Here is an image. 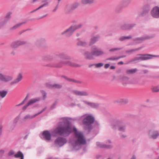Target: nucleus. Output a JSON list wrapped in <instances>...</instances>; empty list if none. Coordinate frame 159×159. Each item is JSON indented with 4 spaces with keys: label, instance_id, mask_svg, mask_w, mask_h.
I'll return each instance as SVG.
<instances>
[{
    "label": "nucleus",
    "instance_id": "33",
    "mask_svg": "<svg viewBox=\"0 0 159 159\" xmlns=\"http://www.w3.org/2000/svg\"><path fill=\"white\" fill-rule=\"evenodd\" d=\"M26 22H25L17 24L10 28V30H15L20 26L22 25H23Z\"/></svg>",
    "mask_w": 159,
    "mask_h": 159
},
{
    "label": "nucleus",
    "instance_id": "54",
    "mask_svg": "<svg viewBox=\"0 0 159 159\" xmlns=\"http://www.w3.org/2000/svg\"><path fill=\"white\" fill-rule=\"evenodd\" d=\"M46 86L47 87H48L50 89H53V84H51L50 83H47L46 84Z\"/></svg>",
    "mask_w": 159,
    "mask_h": 159
},
{
    "label": "nucleus",
    "instance_id": "59",
    "mask_svg": "<svg viewBox=\"0 0 159 159\" xmlns=\"http://www.w3.org/2000/svg\"><path fill=\"white\" fill-rule=\"evenodd\" d=\"M62 77L64 78L65 79L67 80V81H69V78L68 77H67V76H64V75H62Z\"/></svg>",
    "mask_w": 159,
    "mask_h": 159
},
{
    "label": "nucleus",
    "instance_id": "60",
    "mask_svg": "<svg viewBox=\"0 0 159 159\" xmlns=\"http://www.w3.org/2000/svg\"><path fill=\"white\" fill-rule=\"evenodd\" d=\"M142 72L143 74H145L147 73L148 72V71L147 70H143Z\"/></svg>",
    "mask_w": 159,
    "mask_h": 159
},
{
    "label": "nucleus",
    "instance_id": "43",
    "mask_svg": "<svg viewBox=\"0 0 159 159\" xmlns=\"http://www.w3.org/2000/svg\"><path fill=\"white\" fill-rule=\"evenodd\" d=\"M126 126L125 125H122L120 126L118 128V130L122 132H125V131Z\"/></svg>",
    "mask_w": 159,
    "mask_h": 159
},
{
    "label": "nucleus",
    "instance_id": "7",
    "mask_svg": "<svg viewBox=\"0 0 159 159\" xmlns=\"http://www.w3.org/2000/svg\"><path fill=\"white\" fill-rule=\"evenodd\" d=\"M91 51L92 52L93 57H98L105 54L103 50L98 48L96 45H93L91 47Z\"/></svg>",
    "mask_w": 159,
    "mask_h": 159
},
{
    "label": "nucleus",
    "instance_id": "8",
    "mask_svg": "<svg viewBox=\"0 0 159 159\" xmlns=\"http://www.w3.org/2000/svg\"><path fill=\"white\" fill-rule=\"evenodd\" d=\"M132 0H123L121 2V5L118 6L117 7L115 11L116 12H121L123 8L127 7L131 2Z\"/></svg>",
    "mask_w": 159,
    "mask_h": 159
},
{
    "label": "nucleus",
    "instance_id": "44",
    "mask_svg": "<svg viewBox=\"0 0 159 159\" xmlns=\"http://www.w3.org/2000/svg\"><path fill=\"white\" fill-rule=\"evenodd\" d=\"M115 123L117 125H119L123 123V120L121 119H116L114 120Z\"/></svg>",
    "mask_w": 159,
    "mask_h": 159
},
{
    "label": "nucleus",
    "instance_id": "56",
    "mask_svg": "<svg viewBox=\"0 0 159 159\" xmlns=\"http://www.w3.org/2000/svg\"><path fill=\"white\" fill-rule=\"evenodd\" d=\"M122 99H119L115 101V103H122Z\"/></svg>",
    "mask_w": 159,
    "mask_h": 159
},
{
    "label": "nucleus",
    "instance_id": "20",
    "mask_svg": "<svg viewBox=\"0 0 159 159\" xmlns=\"http://www.w3.org/2000/svg\"><path fill=\"white\" fill-rule=\"evenodd\" d=\"M96 145L98 147L101 148L110 149L113 148V146L111 145L105 144L99 142L96 143Z\"/></svg>",
    "mask_w": 159,
    "mask_h": 159
},
{
    "label": "nucleus",
    "instance_id": "12",
    "mask_svg": "<svg viewBox=\"0 0 159 159\" xmlns=\"http://www.w3.org/2000/svg\"><path fill=\"white\" fill-rule=\"evenodd\" d=\"M12 13L9 12L7 13L4 16L3 20L0 21V29L3 27L9 21L11 18V15Z\"/></svg>",
    "mask_w": 159,
    "mask_h": 159
},
{
    "label": "nucleus",
    "instance_id": "17",
    "mask_svg": "<svg viewBox=\"0 0 159 159\" xmlns=\"http://www.w3.org/2000/svg\"><path fill=\"white\" fill-rule=\"evenodd\" d=\"M120 80L123 85H125L128 84H134V82H132L129 80V78L126 76H120Z\"/></svg>",
    "mask_w": 159,
    "mask_h": 159
},
{
    "label": "nucleus",
    "instance_id": "25",
    "mask_svg": "<svg viewBox=\"0 0 159 159\" xmlns=\"http://www.w3.org/2000/svg\"><path fill=\"white\" fill-rule=\"evenodd\" d=\"M100 37V36L99 35H97L92 37L89 43V45L91 46L95 43L96 42L98 41Z\"/></svg>",
    "mask_w": 159,
    "mask_h": 159
},
{
    "label": "nucleus",
    "instance_id": "42",
    "mask_svg": "<svg viewBox=\"0 0 159 159\" xmlns=\"http://www.w3.org/2000/svg\"><path fill=\"white\" fill-rule=\"evenodd\" d=\"M142 48V47H139V48H137L132 49H131V50H126L125 52H126V53H132V52H135V51H138V50H140Z\"/></svg>",
    "mask_w": 159,
    "mask_h": 159
},
{
    "label": "nucleus",
    "instance_id": "47",
    "mask_svg": "<svg viewBox=\"0 0 159 159\" xmlns=\"http://www.w3.org/2000/svg\"><path fill=\"white\" fill-rule=\"evenodd\" d=\"M95 66L97 68H99L102 66L104 64L102 63H99L97 64H94Z\"/></svg>",
    "mask_w": 159,
    "mask_h": 159
},
{
    "label": "nucleus",
    "instance_id": "37",
    "mask_svg": "<svg viewBox=\"0 0 159 159\" xmlns=\"http://www.w3.org/2000/svg\"><path fill=\"white\" fill-rule=\"evenodd\" d=\"M128 23H125L122 24L120 27V28L121 30H128Z\"/></svg>",
    "mask_w": 159,
    "mask_h": 159
},
{
    "label": "nucleus",
    "instance_id": "62",
    "mask_svg": "<svg viewBox=\"0 0 159 159\" xmlns=\"http://www.w3.org/2000/svg\"><path fill=\"white\" fill-rule=\"evenodd\" d=\"M3 126L2 125H0V135L2 134Z\"/></svg>",
    "mask_w": 159,
    "mask_h": 159
},
{
    "label": "nucleus",
    "instance_id": "51",
    "mask_svg": "<svg viewBox=\"0 0 159 159\" xmlns=\"http://www.w3.org/2000/svg\"><path fill=\"white\" fill-rule=\"evenodd\" d=\"M48 6V3H44L43 4L41 5V6H40L38 8L39 10V9L43 7H44L47 6Z\"/></svg>",
    "mask_w": 159,
    "mask_h": 159
},
{
    "label": "nucleus",
    "instance_id": "36",
    "mask_svg": "<svg viewBox=\"0 0 159 159\" xmlns=\"http://www.w3.org/2000/svg\"><path fill=\"white\" fill-rule=\"evenodd\" d=\"M7 93L8 92L7 91L5 90L0 91V97L2 98H3L6 96Z\"/></svg>",
    "mask_w": 159,
    "mask_h": 159
},
{
    "label": "nucleus",
    "instance_id": "3",
    "mask_svg": "<svg viewBox=\"0 0 159 159\" xmlns=\"http://www.w3.org/2000/svg\"><path fill=\"white\" fill-rule=\"evenodd\" d=\"M79 119L83 120V124L86 126L85 127L86 130H88L89 132L92 129L91 125L94 121V118L93 116L91 115L86 116V114H85L80 117Z\"/></svg>",
    "mask_w": 159,
    "mask_h": 159
},
{
    "label": "nucleus",
    "instance_id": "52",
    "mask_svg": "<svg viewBox=\"0 0 159 159\" xmlns=\"http://www.w3.org/2000/svg\"><path fill=\"white\" fill-rule=\"evenodd\" d=\"M118 60V57H111L108 58L107 59V60H110V61H114V60Z\"/></svg>",
    "mask_w": 159,
    "mask_h": 159
},
{
    "label": "nucleus",
    "instance_id": "49",
    "mask_svg": "<svg viewBox=\"0 0 159 159\" xmlns=\"http://www.w3.org/2000/svg\"><path fill=\"white\" fill-rule=\"evenodd\" d=\"M122 49V48H113L110 49L109 50V51L111 52H113L117 50H120Z\"/></svg>",
    "mask_w": 159,
    "mask_h": 159
},
{
    "label": "nucleus",
    "instance_id": "63",
    "mask_svg": "<svg viewBox=\"0 0 159 159\" xmlns=\"http://www.w3.org/2000/svg\"><path fill=\"white\" fill-rule=\"evenodd\" d=\"M30 95V94L29 93H28L27 94V95L25 98L24 99V100L25 101L27 100L28 98L29 97Z\"/></svg>",
    "mask_w": 159,
    "mask_h": 159
},
{
    "label": "nucleus",
    "instance_id": "11",
    "mask_svg": "<svg viewBox=\"0 0 159 159\" xmlns=\"http://www.w3.org/2000/svg\"><path fill=\"white\" fill-rule=\"evenodd\" d=\"M154 35H145L143 36L140 37H138L135 38L133 39V41L137 43H142L143 41L150 39L154 37Z\"/></svg>",
    "mask_w": 159,
    "mask_h": 159
},
{
    "label": "nucleus",
    "instance_id": "9",
    "mask_svg": "<svg viewBox=\"0 0 159 159\" xmlns=\"http://www.w3.org/2000/svg\"><path fill=\"white\" fill-rule=\"evenodd\" d=\"M26 41L22 40H17L12 42L10 44V47L12 49H16L19 46L26 44Z\"/></svg>",
    "mask_w": 159,
    "mask_h": 159
},
{
    "label": "nucleus",
    "instance_id": "61",
    "mask_svg": "<svg viewBox=\"0 0 159 159\" xmlns=\"http://www.w3.org/2000/svg\"><path fill=\"white\" fill-rule=\"evenodd\" d=\"M49 0H42L41 2L42 3H48V6L49 5V2H48Z\"/></svg>",
    "mask_w": 159,
    "mask_h": 159
},
{
    "label": "nucleus",
    "instance_id": "6",
    "mask_svg": "<svg viewBox=\"0 0 159 159\" xmlns=\"http://www.w3.org/2000/svg\"><path fill=\"white\" fill-rule=\"evenodd\" d=\"M138 55L140 56L139 57H136L132 59V61H144L151 59L153 57H159V55H153L150 54H139Z\"/></svg>",
    "mask_w": 159,
    "mask_h": 159
},
{
    "label": "nucleus",
    "instance_id": "4",
    "mask_svg": "<svg viewBox=\"0 0 159 159\" xmlns=\"http://www.w3.org/2000/svg\"><path fill=\"white\" fill-rule=\"evenodd\" d=\"M82 26V25L81 24L78 25H71L68 29L61 33V35H64L65 37L67 38L70 37L72 35L75 30L81 28Z\"/></svg>",
    "mask_w": 159,
    "mask_h": 159
},
{
    "label": "nucleus",
    "instance_id": "16",
    "mask_svg": "<svg viewBox=\"0 0 159 159\" xmlns=\"http://www.w3.org/2000/svg\"><path fill=\"white\" fill-rule=\"evenodd\" d=\"M13 79L12 76L8 75H5L0 74V80L2 82H7L12 80Z\"/></svg>",
    "mask_w": 159,
    "mask_h": 159
},
{
    "label": "nucleus",
    "instance_id": "53",
    "mask_svg": "<svg viewBox=\"0 0 159 159\" xmlns=\"http://www.w3.org/2000/svg\"><path fill=\"white\" fill-rule=\"evenodd\" d=\"M122 103L126 104L128 103L129 101L127 99H122Z\"/></svg>",
    "mask_w": 159,
    "mask_h": 159
},
{
    "label": "nucleus",
    "instance_id": "24",
    "mask_svg": "<svg viewBox=\"0 0 159 159\" xmlns=\"http://www.w3.org/2000/svg\"><path fill=\"white\" fill-rule=\"evenodd\" d=\"M150 10V9L148 7H144L143 11L139 14L140 16H144L147 15Z\"/></svg>",
    "mask_w": 159,
    "mask_h": 159
},
{
    "label": "nucleus",
    "instance_id": "39",
    "mask_svg": "<svg viewBox=\"0 0 159 159\" xmlns=\"http://www.w3.org/2000/svg\"><path fill=\"white\" fill-rule=\"evenodd\" d=\"M62 84H53V89H61L62 88Z\"/></svg>",
    "mask_w": 159,
    "mask_h": 159
},
{
    "label": "nucleus",
    "instance_id": "55",
    "mask_svg": "<svg viewBox=\"0 0 159 159\" xmlns=\"http://www.w3.org/2000/svg\"><path fill=\"white\" fill-rule=\"evenodd\" d=\"M30 106V105L28 102L26 105H25L22 107V110L24 111H25L27 109V107Z\"/></svg>",
    "mask_w": 159,
    "mask_h": 159
},
{
    "label": "nucleus",
    "instance_id": "41",
    "mask_svg": "<svg viewBox=\"0 0 159 159\" xmlns=\"http://www.w3.org/2000/svg\"><path fill=\"white\" fill-rule=\"evenodd\" d=\"M68 81L70 82H73V83H76L78 84H81L82 83V81L71 78H69V80Z\"/></svg>",
    "mask_w": 159,
    "mask_h": 159
},
{
    "label": "nucleus",
    "instance_id": "13",
    "mask_svg": "<svg viewBox=\"0 0 159 159\" xmlns=\"http://www.w3.org/2000/svg\"><path fill=\"white\" fill-rule=\"evenodd\" d=\"M159 136V132L157 130L151 129L148 133V137L149 139H156Z\"/></svg>",
    "mask_w": 159,
    "mask_h": 159
},
{
    "label": "nucleus",
    "instance_id": "14",
    "mask_svg": "<svg viewBox=\"0 0 159 159\" xmlns=\"http://www.w3.org/2000/svg\"><path fill=\"white\" fill-rule=\"evenodd\" d=\"M151 15L154 18H159V7L157 6L154 7L151 11Z\"/></svg>",
    "mask_w": 159,
    "mask_h": 159
},
{
    "label": "nucleus",
    "instance_id": "27",
    "mask_svg": "<svg viewBox=\"0 0 159 159\" xmlns=\"http://www.w3.org/2000/svg\"><path fill=\"white\" fill-rule=\"evenodd\" d=\"M59 56L61 58L64 60H69L71 59V57L70 56L64 53H61Z\"/></svg>",
    "mask_w": 159,
    "mask_h": 159
},
{
    "label": "nucleus",
    "instance_id": "30",
    "mask_svg": "<svg viewBox=\"0 0 159 159\" xmlns=\"http://www.w3.org/2000/svg\"><path fill=\"white\" fill-rule=\"evenodd\" d=\"M53 57L52 55H48L45 56L43 57V59L46 61H51L53 60Z\"/></svg>",
    "mask_w": 159,
    "mask_h": 159
},
{
    "label": "nucleus",
    "instance_id": "10",
    "mask_svg": "<svg viewBox=\"0 0 159 159\" xmlns=\"http://www.w3.org/2000/svg\"><path fill=\"white\" fill-rule=\"evenodd\" d=\"M67 142L66 139L62 137H59L55 140L54 143L56 147H60L66 144Z\"/></svg>",
    "mask_w": 159,
    "mask_h": 159
},
{
    "label": "nucleus",
    "instance_id": "50",
    "mask_svg": "<svg viewBox=\"0 0 159 159\" xmlns=\"http://www.w3.org/2000/svg\"><path fill=\"white\" fill-rule=\"evenodd\" d=\"M41 93L43 96V99L44 100L46 98L47 93L44 91H41Z\"/></svg>",
    "mask_w": 159,
    "mask_h": 159
},
{
    "label": "nucleus",
    "instance_id": "21",
    "mask_svg": "<svg viewBox=\"0 0 159 159\" xmlns=\"http://www.w3.org/2000/svg\"><path fill=\"white\" fill-rule=\"evenodd\" d=\"M36 116V115L35 114L33 115H31L30 114H28L25 115L22 121L23 122H25L28 120H31Z\"/></svg>",
    "mask_w": 159,
    "mask_h": 159
},
{
    "label": "nucleus",
    "instance_id": "1",
    "mask_svg": "<svg viewBox=\"0 0 159 159\" xmlns=\"http://www.w3.org/2000/svg\"><path fill=\"white\" fill-rule=\"evenodd\" d=\"M71 132L70 122L65 120L59 123L58 126L51 132V134L48 130H45L43 131L42 135L46 140L50 141L51 139V134L53 136H57L58 134L67 136Z\"/></svg>",
    "mask_w": 159,
    "mask_h": 159
},
{
    "label": "nucleus",
    "instance_id": "5",
    "mask_svg": "<svg viewBox=\"0 0 159 159\" xmlns=\"http://www.w3.org/2000/svg\"><path fill=\"white\" fill-rule=\"evenodd\" d=\"M63 65H68L75 67H80L82 66L81 65L76 64V63L69 61H62L59 63L56 64L52 66H51L57 68H61L62 67Z\"/></svg>",
    "mask_w": 159,
    "mask_h": 159
},
{
    "label": "nucleus",
    "instance_id": "46",
    "mask_svg": "<svg viewBox=\"0 0 159 159\" xmlns=\"http://www.w3.org/2000/svg\"><path fill=\"white\" fill-rule=\"evenodd\" d=\"M152 90L153 92H157L159 91V88L157 86L154 87L152 88Z\"/></svg>",
    "mask_w": 159,
    "mask_h": 159
},
{
    "label": "nucleus",
    "instance_id": "40",
    "mask_svg": "<svg viewBox=\"0 0 159 159\" xmlns=\"http://www.w3.org/2000/svg\"><path fill=\"white\" fill-rule=\"evenodd\" d=\"M136 24L135 23L129 24L128 23V30H130L133 29L136 25Z\"/></svg>",
    "mask_w": 159,
    "mask_h": 159
},
{
    "label": "nucleus",
    "instance_id": "18",
    "mask_svg": "<svg viewBox=\"0 0 159 159\" xmlns=\"http://www.w3.org/2000/svg\"><path fill=\"white\" fill-rule=\"evenodd\" d=\"M82 102L92 108H97L100 105L98 103L90 102L85 100H83Z\"/></svg>",
    "mask_w": 159,
    "mask_h": 159
},
{
    "label": "nucleus",
    "instance_id": "19",
    "mask_svg": "<svg viewBox=\"0 0 159 159\" xmlns=\"http://www.w3.org/2000/svg\"><path fill=\"white\" fill-rule=\"evenodd\" d=\"M83 55L84 58L86 59L92 60L94 59L92 51H91V52L88 51H86L84 52Z\"/></svg>",
    "mask_w": 159,
    "mask_h": 159
},
{
    "label": "nucleus",
    "instance_id": "35",
    "mask_svg": "<svg viewBox=\"0 0 159 159\" xmlns=\"http://www.w3.org/2000/svg\"><path fill=\"white\" fill-rule=\"evenodd\" d=\"M14 157L16 158L20 157V159H24L23 154L20 151H19L17 153L15 154L14 155Z\"/></svg>",
    "mask_w": 159,
    "mask_h": 159
},
{
    "label": "nucleus",
    "instance_id": "34",
    "mask_svg": "<svg viewBox=\"0 0 159 159\" xmlns=\"http://www.w3.org/2000/svg\"><path fill=\"white\" fill-rule=\"evenodd\" d=\"M20 118V115H19L17 116H16L14 120L13 121V127L11 128V130H13L14 129L16 125V124L17 123L18 121L19 120Z\"/></svg>",
    "mask_w": 159,
    "mask_h": 159
},
{
    "label": "nucleus",
    "instance_id": "64",
    "mask_svg": "<svg viewBox=\"0 0 159 159\" xmlns=\"http://www.w3.org/2000/svg\"><path fill=\"white\" fill-rule=\"evenodd\" d=\"M109 66H110V64H105V65L104 66V67L105 68L107 69L109 67Z\"/></svg>",
    "mask_w": 159,
    "mask_h": 159
},
{
    "label": "nucleus",
    "instance_id": "28",
    "mask_svg": "<svg viewBox=\"0 0 159 159\" xmlns=\"http://www.w3.org/2000/svg\"><path fill=\"white\" fill-rule=\"evenodd\" d=\"M65 10L66 13H69L72 12L73 10L71 4L67 5L65 8Z\"/></svg>",
    "mask_w": 159,
    "mask_h": 159
},
{
    "label": "nucleus",
    "instance_id": "57",
    "mask_svg": "<svg viewBox=\"0 0 159 159\" xmlns=\"http://www.w3.org/2000/svg\"><path fill=\"white\" fill-rule=\"evenodd\" d=\"M47 107H46L44 108H43L41 111L40 112H38V113L36 114V116L38 115H39V114H40L41 113H42L45 110L47 109Z\"/></svg>",
    "mask_w": 159,
    "mask_h": 159
},
{
    "label": "nucleus",
    "instance_id": "2",
    "mask_svg": "<svg viewBox=\"0 0 159 159\" xmlns=\"http://www.w3.org/2000/svg\"><path fill=\"white\" fill-rule=\"evenodd\" d=\"M73 131L75 132L74 141L70 142L72 147L75 148L81 145L85 144L86 141L83 133L81 132L77 131V129L75 127L73 128Z\"/></svg>",
    "mask_w": 159,
    "mask_h": 159
},
{
    "label": "nucleus",
    "instance_id": "15",
    "mask_svg": "<svg viewBox=\"0 0 159 159\" xmlns=\"http://www.w3.org/2000/svg\"><path fill=\"white\" fill-rule=\"evenodd\" d=\"M72 93L77 96H89V93L86 91H80L76 90H72Z\"/></svg>",
    "mask_w": 159,
    "mask_h": 159
},
{
    "label": "nucleus",
    "instance_id": "23",
    "mask_svg": "<svg viewBox=\"0 0 159 159\" xmlns=\"http://www.w3.org/2000/svg\"><path fill=\"white\" fill-rule=\"evenodd\" d=\"M77 40V42L76 43V44L78 46L86 47L88 45V43L86 41L81 40L79 38H78Z\"/></svg>",
    "mask_w": 159,
    "mask_h": 159
},
{
    "label": "nucleus",
    "instance_id": "38",
    "mask_svg": "<svg viewBox=\"0 0 159 159\" xmlns=\"http://www.w3.org/2000/svg\"><path fill=\"white\" fill-rule=\"evenodd\" d=\"M80 3L78 2H75L71 4V5L73 11L77 8L80 6Z\"/></svg>",
    "mask_w": 159,
    "mask_h": 159
},
{
    "label": "nucleus",
    "instance_id": "26",
    "mask_svg": "<svg viewBox=\"0 0 159 159\" xmlns=\"http://www.w3.org/2000/svg\"><path fill=\"white\" fill-rule=\"evenodd\" d=\"M95 2V0H81V3L84 5H91Z\"/></svg>",
    "mask_w": 159,
    "mask_h": 159
},
{
    "label": "nucleus",
    "instance_id": "31",
    "mask_svg": "<svg viewBox=\"0 0 159 159\" xmlns=\"http://www.w3.org/2000/svg\"><path fill=\"white\" fill-rule=\"evenodd\" d=\"M132 38V36L131 35H129L127 36H122L119 38V40L120 41L122 42L125 41L127 39H130Z\"/></svg>",
    "mask_w": 159,
    "mask_h": 159
},
{
    "label": "nucleus",
    "instance_id": "48",
    "mask_svg": "<svg viewBox=\"0 0 159 159\" xmlns=\"http://www.w3.org/2000/svg\"><path fill=\"white\" fill-rule=\"evenodd\" d=\"M57 101H56L55 102L53 103V104L51 106L50 108V109L52 110L55 108L56 105L57 104Z\"/></svg>",
    "mask_w": 159,
    "mask_h": 159
},
{
    "label": "nucleus",
    "instance_id": "29",
    "mask_svg": "<svg viewBox=\"0 0 159 159\" xmlns=\"http://www.w3.org/2000/svg\"><path fill=\"white\" fill-rule=\"evenodd\" d=\"M41 99L39 97H37L30 99L28 102L30 105H31L39 101Z\"/></svg>",
    "mask_w": 159,
    "mask_h": 159
},
{
    "label": "nucleus",
    "instance_id": "32",
    "mask_svg": "<svg viewBox=\"0 0 159 159\" xmlns=\"http://www.w3.org/2000/svg\"><path fill=\"white\" fill-rule=\"evenodd\" d=\"M138 70L137 68L131 69H127L126 70V73L127 74H132L135 73Z\"/></svg>",
    "mask_w": 159,
    "mask_h": 159
},
{
    "label": "nucleus",
    "instance_id": "58",
    "mask_svg": "<svg viewBox=\"0 0 159 159\" xmlns=\"http://www.w3.org/2000/svg\"><path fill=\"white\" fill-rule=\"evenodd\" d=\"M14 154V152L13 151L11 150L8 153V155L11 156L13 155Z\"/></svg>",
    "mask_w": 159,
    "mask_h": 159
},
{
    "label": "nucleus",
    "instance_id": "22",
    "mask_svg": "<svg viewBox=\"0 0 159 159\" xmlns=\"http://www.w3.org/2000/svg\"><path fill=\"white\" fill-rule=\"evenodd\" d=\"M22 78L23 76L20 73L17 76V78L11 82L10 84L13 85L14 84L18 83L22 80Z\"/></svg>",
    "mask_w": 159,
    "mask_h": 159
},
{
    "label": "nucleus",
    "instance_id": "45",
    "mask_svg": "<svg viewBox=\"0 0 159 159\" xmlns=\"http://www.w3.org/2000/svg\"><path fill=\"white\" fill-rule=\"evenodd\" d=\"M117 125H116L114 121V122L111 123V128L113 129H116Z\"/></svg>",
    "mask_w": 159,
    "mask_h": 159
}]
</instances>
